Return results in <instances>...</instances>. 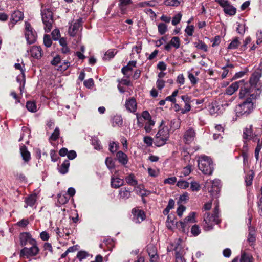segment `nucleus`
<instances>
[{"label": "nucleus", "instance_id": "obj_1", "mask_svg": "<svg viewBox=\"0 0 262 262\" xmlns=\"http://www.w3.org/2000/svg\"><path fill=\"white\" fill-rule=\"evenodd\" d=\"M256 99L254 94L251 95L243 103L238 104L235 108L237 116H247L250 114L254 109V101Z\"/></svg>", "mask_w": 262, "mask_h": 262}, {"label": "nucleus", "instance_id": "obj_2", "mask_svg": "<svg viewBox=\"0 0 262 262\" xmlns=\"http://www.w3.org/2000/svg\"><path fill=\"white\" fill-rule=\"evenodd\" d=\"M204 229L206 231L210 230L213 228L214 224L220 223L219 219V209L218 203H216L214 208L213 213L210 214L207 212L204 215Z\"/></svg>", "mask_w": 262, "mask_h": 262}, {"label": "nucleus", "instance_id": "obj_3", "mask_svg": "<svg viewBox=\"0 0 262 262\" xmlns=\"http://www.w3.org/2000/svg\"><path fill=\"white\" fill-rule=\"evenodd\" d=\"M198 166L203 174L207 175L212 174L214 166L210 157L205 155L200 156L198 159Z\"/></svg>", "mask_w": 262, "mask_h": 262}, {"label": "nucleus", "instance_id": "obj_4", "mask_svg": "<svg viewBox=\"0 0 262 262\" xmlns=\"http://www.w3.org/2000/svg\"><path fill=\"white\" fill-rule=\"evenodd\" d=\"M169 138L168 127L161 126L154 138V144L158 147L162 146L166 143Z\"/></svg>", "mask_w": 262, "mask_h": 262}, {"label": "nucleus", "instance_id": "obj_5", "mask_svg": "<svg viewBox=\"0 0 262 262\" xmlns=\"http://www.w3.org/2000/svg\"><path fill=\"white\" fill-rule=\"evenodd\" d=\"M52 13L49 9H45L42 11V20L45 25V30L47 32H49L52 28Z\"/></svg>", "mask_w": 262, "mask_h": 262}, {"label": "nucleus", "instance_id": "obj_6", "mask_svg": "<svg viewBox=\"0 0 262 262\" xmlns=\"http://www.w3.org/2000/svg\"><path fill=\"white\" fill-rule=\"evenodd\" d=\"M25 36L28 44H33L37 40V35L36 31L27 22L25 23Z\"/></svg>", "mask_w": 262, "mask_h": 262}, {"label": "nucleus", "instance_id": "obj_7", "mask_svg": "<svg viewBox=\"0 0 262 262\" xmlns=\"http://www.w3.org/2000/svg\"><path fill=\"white\" fill-rule=\"evenodd\" d=\"M205 187L212 195H216L220 190L221 184L220 180H208L205 183Z\"/></svg>", "mask_w": 262, "mask_h": 262}, {"label": "nucleus", "instance_id": "obj_8", "mask_svg": "<svg viewBox=\"0 0 262 262\" xmlns=\"http://www.w3.org/2000/svg\"><path fill=\"white\" fill-rule=\"evenodd\" d=\"M31 247L29 248L25 247L22 249L20 253V257L29 258L31 256L36 255L39 252V248L37 246L36 242L33 245H31Z\"/></svg>", "mask_w": 262, "mask_h": 262}, {"label": "nucleus", "instance_id": "obj_9", "mask_svg": "<svg viewBox=\"0 0 262 262\" xmlns=\"http://www.w3.org/2000/svg\"><path fill=\"white\" fill-rule=\"evenodd\" d=\"M195 214V212H191L184 219L183 221L179 222V224H180L181 230L183 232H185L186 230L188 231L189 224L194 223L196 222Z\"/></svg>", "mask_w": 262, "mask_h": 262}, {"label": "nucleus", "instance_id": "obj_10", "mask_svg": "<svg viewBox=\"0 0 262 262\" xmlns=\"http://www.w3.org/2000/svg\"><path fill=\"white\" fill-rule=\"evenodd\" d=\"M216 2L221 6L224 8V11L225 13L230 15H233L236 13V8L231 5L228 1L225 0H217Z\"/></svg>", "mask_w": 262, "mask_h": 262}, {"label": "nucleus", "instance_id": "obj_11", "mask_svg": "<svg viewBox=\"0 0 262 262\" xmlns=\"http://www.w3.org/2000/svg\"><path fill=\"white\" fill-rule=\"evenodd\" d=\"M133 215V220L136 223H140L145 219L144 212L141 210L137 208H134L132 210Z\"/></svg>", "mask_w": 262, "mask_h": 262}, {"label": "nucleus", "instance_id": "obj_12", "mask_svg": "<svg viewBox=\"0 0 262 262\" xmlns=\"http://www.w3.org/2000/svg\"><path fill=\"white\" fill-rule=\"evenodd\" d=\"M20 244L21 246H26L28 244L30 245H33L36 241L32 238L31 234L29 233L25 232L23 233L20 235Z\"/></svg>", "mask_w": 262, "mask_h": 262}, {"label": "nucleus", "instance_id": "obj_13", "mask_svg": "<svg viewBox=\"0 0 262 262\" xmlns=\"http://www.w3.org/2000/svg\"><path fill=\"white\" fill-rule=\"evenodd\" d=\"M243 85H241V89L239 93V98L241 99L245 98L246 99L250 97L251 95L253 93H251V89L247 84H243Z\"/></svg>", "mask_w": 262, "mask_h": 262}, {"label": "nucleus", "instance_id": "obj_14", "mask_svg": "<svg viewBox=\"0 0 262 262\" xmlns=\"http://www.w3.org/2000/svg\"><path fill=\"white\" fill-rule=\"evenodd\" d=\"M147 250L150 257V262H157L158 259V255L157 253L156 247L153 245H149L147 246Z\"/></svg>", "mask_w": 262, "mask_h": 262}, {"label": "nucleus", "instance_id": "obj_15", "mask_svg": "<svg viewBox=\"0 0 262 262\" xmlns=\"http://www.w3.org/2000/svg\"><path fill=\"white\" fill-rule=\"evenodd\" d=\"M81 20L78 19L71 24L68 30V33L71 36H74L76 34L78 29L81 27Z\"/></svg>", "mask_w": 262, "mask_h": 262}, {"label": "nucleus", "instance_id": "obj_16", "mask_svg": "<svg viewBox=\"0 0 262 262\" xmlns=\"http://www.w3.org/2000/svg\"><path fill=\"white\" fill-rule=\"evenodd\" d=\"M244 83V80H241L238 81L233 83L231 85L226 89V94L229 95H232L236 92L239 87Z\"/></svg>", "mask_w": 262, "mask_h": 262}, {"label": "nucleus", "instance_id": "obj_17", "mask_svg": "<svg viewBox=\"0 0 262 262\" xmlns=\"http://www.w3.org/2000/svg\"><path fill=\"white\" fill-rule=\"evenodd\" d=\"M24 17L23 13L20 11H14L12 15L11 18V21L10 26L12 24V27L17 22L23 19Z\"/></svg>", "mask_w": 262, "mask_h": 262}, {"label": "nucleus", "instance_id": "obj_18", "mask_svg": "<svg viewBox=\"0 0 262 262\" xmlns=\"http://www.w3.org/2000/svg\"><path fill=\"white\" fill-rule=\"evenodd\" d=\"M195 132L192 129L189 128L187 130L184 135V140L185 143L189 144L194 139L195 137Z\"/></svg>", "mask_w": 262, "mask_h": 262}, {"label": "nucleus", "instance_id": "obj_19", "mask_svg": "<svg viewBox=\"0 0 262 262\" xmlns=\"http://www.w3.org/2000/svg\"><path fill=\"white\" fill-rule=\"evenodd\" d=\"M30 54L32 57L37 59L42 56V50L40 47L34 46L30 49Z\"/></svg>", "mask_w": 262, "mask_h": 262}, {"label": "nucleus", "instance_id": "obj_20", "mask_svg": "<svg viewBox=\"0 0 262 262\" xmlns=\"http://www.w3.org/2000/svg\"><path fill=\"white\" fill-rule=\"evenodd\" d=\"M125 107L130 112H135L137 109V103L135 99L132 98L126 100L125 102Z\"/></svg>", "mask_w": 262, "mask_h": 262}, {"label": "nucleus", "instance_id": "obj_21", "mask_svg": "<svg viewBox=\"0 0 262 262\" xmlns=\"http://www.w3.org/2000/svg\"><path fill=\"white\" fill-rule=\"evenodd\" d=\"M181 98L185 103V106L184 108L182 109L181 113L185 114L191 110L190 98L188 95L181 96Z\"/></svg>", "mask_w": 262, "mask_h": 262}, {"label": "nucleus", "instance_id": "obj_22", "mask_svg": "<svg viewBox=\"0 0 262 262\" xmlns=\"http://www.w3.org/2000/svg\"><path fill=\"white\" fill-rule=\"evenodd\" d=\"M261 76V71L258 70L255 71L252 75L250 79V82L252 85L256 84L258 82L259 78Z\"/></svg>", "mask_w": 262, "mask_h": 262}, {"label": "nucleus", "instance_id": "obj_23", "mask_svg": "<svg viewBox=\"0 0 262 262\" xmlns=\"http://www.w3.org/2000/svg\"><path fill=\"white\" fill-rule=\"evenodd\" d=\"M123 179L113 176L111 178V185L115 188H118L123 185Z\"/></svg>", "mask_w": 262, "mask_h": 262}, {"label": "nucleus", "instance_id": "obj_24", "mask_svg": "<svg viewBox=\"0 0 262 262\" xmlns=\"http://www.w3.org/2000/svg\"><path fill=\"white\" fill-rule=\"evenodd\" d=\"M116 157L122 165H125L127 163L128 158L127 155L121 151H119L116 154Z\"/></svg>", "mask_w": 262, "mask_h": 262}, {"label": "nucleus", "instance_id": "obj_25", "mask_svg": "<svg viewBox=\"0 0 262 262\" xmlns=\"http://www.w3.org/2000/svg\"><path fill=\"white\" fill-rule=\"evenodd\" d=\"M20 151L21 153V157L23 158V160L25 162H28L29 160H30L31 156H30V153L29 151L27 150L26 146H23L20 147Z\"/></svg>", "mask_w": 262, "mask_h": 262}, {"label": "nucleus", "instance_id": "obj_26", "mask_svg": "<svg viewBox=\"0 0 262 262\" xmlns=\"http://www.w3.org/2000/svg\"><path fill=\"white\" fill-rule=\"evenodd\" d=\"M36 201V195L31 194L28 197H26L25 200L26 205L25 207L27 208L28 206H33Z\"/></svg>", "mask_w": 262, "mask_h": 262}, {"label": "nucleus", "instance_id": "obj_27", "mask_svg": "<svg viewBox=\"0 0 262 262\" xmlns=\"http://www.w3.org/2000/svg\"><path fill=\"white\" fill-rule=\"evenodd\" d=\"M119 195L120 198L126 200L130 197V191L129 188L126 187L121 189L119 191Z\"/></svg>", "mask_w": 262, "mask_h": 262}, {"label": "nucleus", "instance_id": "obj_28", "mask_svg": "<svg viewBox=\"0 0 262 262\" xmlns=\"http://www.w3.org/2000/svg\"><path fill=\"white\" fill-rule=\"evenodd\" d=\"M240 262H253V258L251 255L245 252L241 253Z\"/></svg>", "mask_w": 262, "mask_h": 262}, {"label": "nucleus", "instance_id": "obj_29", "mask_svg": "<svg viewBox=\"0 0 262 262\" xmlns=\"http://www.w3.org/2000/svg\"><path fill=\"white\" fill-rule=\"evenodd\" d=\"M70 166V162L68 160H65L58 168L59 172L62 174H66L68 172Z\"/></svg>", "mask_w": 262, "mask_h": 262}, {"label": "nucleus", "instance_id": "obj_30", "mask_svg": "<svg viewBox=\"0 0 262 262\" xmlns=\"http://www.w3.org/2000/svg\"><path fill=\"white\" fill-rule=\"evenodd\" d=\"M248 242L252 246L255 241V230L253 228H250L249 229V234L248 236Z\"/></svg>", "mask_w": 262, "mask_h": 262}, {"label": "nucleus", "instance_id": "obj_31", "mask_svg": "<svg viewBox=\"0 0 262 262\" xmlns=\"http://www.w3.org/2000/svg\"><path fill=\"white\" fill-rule=\"evenodd\" d=\"M123 124L122 117L120 115H115L112 118V125L114 127L121 126Z\"/></svg>", "mask_w": 262, "mask_h": 262}, {"label": "nucleus", "instance_id": "obj_32", "mask_svg": "<svg viewBox=\"0 0 262 262\" xmlns=\"http://www.w3.org/2000/svg\"><path fill=\"white\" fill-rule=\"evenodd\" d=\"M253 141L257 142V146L255 150V157L257 160L258 159L259 152L262 148V142H260V139L257 137L254 138Z\"/></svg>", "mask_w": 262, "mask_h": 262}, {"label": "nucleus", "instance_id": "obj_33", "mask_svg": "<svg viewBox=\"0 0 262 262\" xmlns=\"http://www.w3.org/2000/svg\"><path fill=\"white\" fill-rule=\"evenodd\" d=\"M125 180L126 183L130 186H135L138 183V182L133 174H130L128 176L126 177Z\"/></svg>", "mask_w": 262, "mask_h": 262}, {"label": "nucleus", "instance_id": "obj_34", "mask_svg": "<svg viewBox=\"0 0 262 262\" xmlns=\"http://www.w3.org/2000/svg\"><path fill=\"white\" fill-rule=\"evenodd\" d=\"M174 250L176 251V262H185L182 252L178 251V247H175Z\"/></svg>", "mask_w": 262, "mask_h": 262}, {"label": "nucleus", "instance_id": "obj_35", "mask_svg": "<svg viewBox=\"0 0 262 262\" xmlns=\"http://www.w3.org/2000/svg\"><path fill=\"white\" fill-rule=\"evenodd\" d=\"M26 108L31 112H35L37 111V107L34 101H28L26 103Z\"/></svg>", "mask_w": 262, "mask_h": 262}, {"label": "nucleus", "instance_id": "obj_36", "mask_svg": "<svg viewBox=\"0 0 262 262\" xmlns=\"http://www.w3.org/2000/svg\"><path fill=\"white\" fill-rule=\"evenodd\" d=\"M215 129L216 133H214L213 137L214 139H216L219 138V136L221 135V133H223L224 130V127L221 125H216L215 126Z\"/></svg>", "mask_w": 262, "mask_h": 262}, {"label": "nucleus", "instance_id": "obj_37", "mask_svg": "<svg viewBox=\"0 0 262 262\" xmlns=\"http://www.w3.org/2000/svg\"><path fill=\"white\" fill-rule=\"evenodd\" d=\"M219 106L216 103H212L209 107V113L213 115L217 114L219 111Z\"/></svg>", "mask_w": 262, "mask_h": 262}, {"label": "nucleus", "instance_id": "obj_38", "mask_svg": "<svg viewBox=\"0 0 262 262\" xmlns=\"http://www.w3.org/2000/svg\"><path fill=\"white\" fill-rule=\"evenodd\" d=\"M155 125V121L152 120L151 119L145 123L144 129L146 133H149L152 129V127Z\"/></svg>", "mask_w": 262, "mask_h": 262}, {"label": "nucleus", "instance_id": "obj_39", "mask_svg": "<svg viewBox=\"0 0 262 262\" xmlns=\"http://www.w3.org/2000/svg\"><path fill=\"white\" fill-rule=\"evenodd\" d=\"M194 44L195 47L197 48L198 49L203 50L205 52H206L207 51V46L202 41L195 42L194 43Z\"/></svg>", "mask_w": 262, "mask_h": 262}, {"label": "nucleus", "instance_id": "obj_40", "mask_svg": "<svg viewBox=\"0 0 262 262\" xmlns=\"http://www.w3.org/2000/svg\"><path fill=\"white\" fill-rule=\"evenodd\" d=\"M132 68L126 66L122 69V72L127 78L129 77L132 73Z\"/></svg>", "mask_w": 262, "mask_h": 262}, {"label": "nucleus", "instance_id": "obj_41", "mask_svg": "<svg viewBox=\"0 0 262 262\" xmlns=\"http://www.w3.org/2000/svg\"><path fill=\"white\" fill-rule=\"evenodd\" d=\"M240 44V42L237 38L234 39L229 45L228 48L229 49H235L237 48Z\"/></svg>", "mask_w": 262, "mask_h": 262}, {"label": "nucleus", "instance_id": "obj_42", "mask_svg": "<svg viewBox=\"0 0 262 262\" xmlns=\"http://www.w3.org/2000/svg\"><path fill=\"white\" fill-rule=\"evenodd\" d=\"M144 187L142 185L137 186L135 187L134 190L139 195H140L141 196L143 197L144 196H146L149 194V193H142V189Z\"/></svg>", "mask_w": 262, "mask_h": 262}, {"label": "nucleus", "instance_id": "obj_43", "mask_svg": "<svg viewBox=\"0 0 262 262\" xmlns=\"http://www.w3.org/2000/svg\"><path fill=\"white\" fill-rule=\"evenodd\" d=\"M158 29L159 33L163 35L167 31V26L164 23H160L158 26Z\"/></svg>", "mask_w": 262, "mask_h": 262}, {"label": "nucleus", "instance_id": "obj_44", "mask_svg": "<svg viewBox=\"0 0 262 262\" xmlns=\"http://www.w3.org/2000/svg\"><path fill=\"white\" fill-rule=\"evenodd\" d=\"M179 91L178 90H175L172 94L171 95L167 97L165 100L170 101L173 103H176V99L175 97L178 95Z\"/></svg>", "mask_w": 262, "mask_h": 262}, {"label": "nucleus", "instance_id": "obj_45", "mask_svg": "<svg viewBox=\"0 0 262 262\" xmlns=\"http://www.w3.org/2000/svg\"><path fill=\"white\" fill-rule=\"evenodd\" d=\"M164 4L168 6H178L180 4L179 0H166Z\"/></svg>", "mask_w": 262, "mask_h": 262}, {"label": "nucleus", "instance_id": "obj_46", "mask_svg": "<svg viewBox=\"0 0 262 262\" xmlns=\"http://www.w3.org/2000/svg\"><path fill=\"white\" fill-rule=\"evenodd\" d=\"M131 0H120L119 6L122 12H123L125 9V6L131 3Z\"/></svg>", "mask_w": 262, "mask_h": 262}, {"label": "nucleus", "instance_id": "obj_47", "mask_svg": "<svg viewBox=\"0 0 262 262\" xmlns=\"http://www.w3.org/2000/svg\"><path fill=\"white\" fill-rule=\"evenodd\" d=\"M243 138L244 139L250 140L252 138V131L250 128H246L243 133Z\"/></svg>", "mask_w": 262, "mask_h": 262}, {"label": "nucleus", "instance_id": "obj_48", "mask_svg": "<svg viewBox=\"0 0 262 262\" xmlns=\"http://www.w3.org/2000/svg\"><path fill=\"white\" fill-rule=\"evenodd\" d=\"M116 53V52L115 50H109L105 53L103 59L105 60L110 59L113 58Z\"/></svg>", "mask_w": 262, "mask_h": 262}, {"label": "nucleus", "instance_id": "obj_49", "mask_svg": "<svg viewBox=\"0 0 262 262\" xmlns=\"http://www.w3.org/2000/svg\"><path fill=\"white\" fill-rule=\"evenodd\" d=\"M105 164L107 168L110 169H112L115 168V162L111 158H106Z\"/></svg>", "mask_w": 262, "mask_h": 262}, {"label": "nucleus", "instance_id": "obj_50", "mask_svg": "<svg viewBox=\"0 0 262 262\" xmlns=\"http://www.w3.org/2000/svg\"><path fill=\"white\" fill-rule=\"evenodd\" d=\"M170 43L172 46L178 49L180 47V39L178 37H173L171 39Z\"/></svg>", "mask_w": 262, "mask_h": 262}, {"label": "nucleus", "instance_id": "obj_51", "mask_svg": "<svg viewBox=\"0 0 262 262\" xmlns=\"http://www.w3.org/2000/svg\"><path fill=\"white\" fill-rule=\"evenodd\" d=\"M60 131L58 127H56L54 132L51 135L50 139L53 141H56L59 136Z\"/></svg>", "mask_w": 262, "mask_h": 262}, {"label": "nucleus", "instance_id": "obj_52", "mask_svg": "<svg viewBox=\"0 0 262 262\" xmlns=\"http://www.w3.org/2000/svg\"><path fill=\"white\" fill-rule=\"evenodd\" d=\"M88 256V253L83 251H80L78 252L77 254V257L80 261H81L83 259L86 258Z\"/></svg>", "mask_w": 262, "mask_h": 262}, {"label": "nucleus", "instance_id": "obj_53", "mask_svg": "<svg viewBox=\"0 0 262 262\" xmlns=\"http://www.w3.org/2000/svg\"><path fill=\"white\" fill-rule=\"evenodd\" d=\"M182 14L180 13L177 14L172 18V24L173 26L177 25L179 24L181 19Z\"/></svg>", "mask_w": 262, "mask_h": 262}, {"label": "nucleus", "instance_id": "obj_54", "mask_svg": "<svg viewBox=\"0 0 262 262\" xmlns=\"http://www.w3.org/2000/svg\"><path fill=\"white\" fill-rule=\"evenodd\" d=\"M177 186L182 189H186L189 186V183L186 181H179L177 182Z\"/></svg>", "mask_w": 262, "mask_h": 262}, {"label": "nucleus", "instance_id": "obj_55", "mask_svg": "<svg viewBox=\"0 0 262 262\" xmlns=\"http://www.w3.org/2000/svg\"><path fill=\"white\" fill-rule=\"evenodd\" d=\"M43 43L47 47H51V46L52 45V41L49 35H45L43 38Z\"/></svg>", "mask_w": 262, "mask_h": 262}, {"label": "nucleus", "instance_id": "obj_56", "mask_svg": "<svg viewBox=\"0 0 262 262\" xmlns=\"http://www.w3.org/2000/svg\"><path fill=\"white\" fill-rule=\"evenodd\" d=\"M188 78L190 80L191 84L194 85L198 83V78L194 76L192 73L188 72Z\"/></svg>", "mask_w": 262, "mask_h": 262}, {"label": "nucleus", "instance_id": "obj_57", "mask_svg": "<svg viewBox=\"0 0 262 262\" xmlns=\"http://www.w3.org/2000/svg\"><path fill=\"white\" fill-rule=\"evenodd\" d=\"M191 232L194 236H197L200 233L201 230L198 225H194L192 227Z\"/></svg>", "mask_w": 262, "mask_h": 262}, {"label": "nucleus", "instance_id": "obj_58", "mask_svg": "<svg viewBox=\"0 0 262 262\" xmlns=\"http://www.w3.org/2000/svg\"><path fill=\"white\" fill-rule=\"evenodd\" d=\"M191 171H192L191 166L189 165L185 167L183 169L182 173L184 176H187L191 173Z\"/></svg>", "mask_w": 262, "mask_h": 262}, {"label": "nucleus", "instance_id": "obj_59", "mask_svg": "<svg viewBox=\"0 0 262 262\" xmlns=\"http://www.w3.org/2000/svg\"><path fill=\"white\" fill-rule=\"evenodd\" d=\"M190 188L193 191H198L200 189V185L198 182L193 181L191 183Z\"/></svg>", "mask_w": 262, "mask_h": 262}, {"label": "nucleus", "instance_id": "obj_60", "mask_svg": "<svg viewBox=\"0 0 262 262\" xmlns=\"http://www.w3.org/2000/svg\"><path fill=\"white\" fill-rule=\"evenodd\" d=\"M253 178V173L248 174L246 176L245 178V183L247 186H249L252 184V181Z\"/></svg>", "mask_w": 262, "mask_h": 262}, {"label": "nucleus", "instance_id": "obj_61", "mask_svg": "<svg viewBox=\"0 0 262 262\" xmlns=\"http://www.w3.org/2000/svg\"><path fill=\"white\" fill-rule=\"evenodd\" d=\"M143 141L148 146H151L153 142L154 143V139L149 136L144 137Z\"/></svg>", "mask_w": 262, "mask_h": 262}, {"label": "nucleus", "instance_id": "obj_62", "mask_svg": "<svg viewBox=\"0 0 262 262\" xmlns=\"http://www.w3.org/2000/svg\"><path fill=\"white\" fill-rule=\"evenodd\" d=\"M185 210H186V207L184 206H183L182 205H180L177 210V212L178 215L180 217H182L183 215V212L185 211Z\"/></svg>", "mask_w": 262, "mask_h": 262}, {"label": "nucleus", "instance_id": "obj_63", "mask_svg": "<svg viewBox=\"0 0 262 262\" xmlns=\"http://www.w3.org/2000/svg\"><path fill=\"white\" fill-rule=\"evenodd\" d=\"M52 35L54 40H58L60 36L59 30L57 29L54 30L52 32Z\"/></svg>", "mask_w": 262, "mask_h": 262}, {"label": "nucleus", "instance_id": "obj_64", "mask_svg": "<svg viewBox=\"0 0 262 262\" xmlns=\"http://www.w3.org/2000/svg\"><path fill=\"white\" fill-rule=\"evenodd\" d=\"M177 182V178L175 177H172L165 179L164 181L165 184H173Z\"/></svg>", "mask_w": 262, "mask_h": 262}]
</instances>
